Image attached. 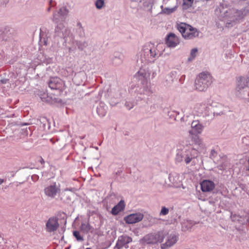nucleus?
Masks as SVG:
<instances>
[{
	"label": "nucleus",
	"instance_id": "nucleus-32",
	"mask_svg": "<svg viewBox=\"0 0 249 249\" xmlns=\"http://www.w3.org/2000/svg\"><path fill=\"white\" fill-rule=\"evenodd\" d=\"M182 7L183 9H187L193 5L194 0H182Z\"/></svg>",
	"mask_w": 249,
	"mask_h": 249
},
{
	"label": "nucleus",
	"instance_id": "nucleus-38",
	"mask_svg": "<svg viewBox=\"0 0 249 249\" xmlns=\"http://www.w3.org/2000/svg\"><path fill=\"white\" fill-rule=\"evenodd\" d=\"M169 213V209L164 206L161 207L160 215H166Z\"/></svg>",
	"mask_w": 249,
	"mask_h": 249
},
{
	"label": "nucleus",
	"instance_id": "nucleus-1",
	"mask_svg": "<svg viewBox=\"0 0 249 249\" xmlns=\"http://www.w3.org/2000/svg\"><path fill=\"white\" fill-rule=\"evenodd\" d=\"M68 13L69 10L65 7L53 13L52 20L55 24V36L62 39L64 46H66L67 43L76 45L79 50L83 51L89 46V41L74 40L73 36L64 23Z\"/></svg>",
	"mask_w": 249,
	"mask_h": 249
},
{
	"label": "nucleus",
	"instance_id": "nucleus-25",
	"mask_svg": "<svg viewBox=\"0 0 249 249\" xmlns=\"http://www.w3.org/2000/svg\"><path fill=\"white\" fill-rule=\"evenodd\" d=\"M125 207L124 202L123 200H121L117 205L115 206L111 210L112 214L117 215L119 212L123 211Z\"/></svg>",
	"mask_w": 249,
	"mask_h": 249
},
{
	"label": "nucleus",
	"instance_id": "nucleus-11",
	"mask_svg": "<svg viewBox=\"0 0 249 249\" xmlns=\"http://www.w3.org/2000/svg\"><path fill=\"white\" fill-rule=\"evenodd\" d=\"M49 87L54 90H58L59 92L65 89V84L64 82L58 77H52L48 83Z\"/></svg>",
	"mask_w": 249,
	"mask_h": 249
},
{
	"label": "nucleus",
	"instance_id": "nucleus-30",
	"mask_svg": "<svg viewBox=\"0 0 249 249\" xmlns=\"http://www.w3.org/2000/svg\"><path fill=\"white\" fill-rule=\"evenodd\" d=\"M198 50L196 48H194L191 50L190 56L188 58V61L191 62L193 61L196 56Z\"/></svg>",
	"mask_w": 249,
	"mask_h": 249
},
{
	"label": "nucleus",
	"instance_id": "nucleus-4",
	"mask_svg": "<svg viewBox=\"0 0 249 249\" xmlns=\"http://www.w3.org/2000/svg\"><path fill=\"white\" fill-rule=\"evenodd\" d=\"M213 83L212 75L208 72L200 73L196 77L195 87L199 91H205Z\"/></svg>",
	"mask_w": 249,
	"mask_h": 249
},
{
	"label": "nucleus",
	"instance_id": "nucleus-33",
	"mask_svg": "<svg viewBox=\"0 0 249 249\" xmlns=\"http://www.w3.org/2000/svg\"><path fill=\"white\" fill-rule=\"evenodd\" d=\"M63 196L60 197L61 199L63 200L64 201L71 200V195H72V193L67 192L66 190H65V191L61 193V195H63Z\"/></svg>",
	"mask_w": 249,
	"mask_h": 249
},
{
	"label": "nucleus",
	"instance_id": "nucleus-23",
	"mask_svg": "<svg viewBox=\"0 0 249 249\" xmlns=\"http://www.w3.org/2000/svg\"><path fill=\"white\" fill-rule=\"evenodd\" d=\"M193 141L195 144V149L196 153L201 152L205 147V144L200 138L197 136H195L193 138Z\"/></svg>",
	"mask_w": 249,
	"mask_h": 249
},
{
	"label": "nucleus",
	"instance_id": "nucleus-46",
	"mask_svg": "<svg viewBox=\"0 0 249 249\" xmlns=\"http://www.w3.org/2000/svg\"><path fill=\"white\" fill-rule=\"evenodd\" d=\"M4 182V180L0 178V185Z\"/></svg>",
	"mask_w": 249,
	"mask_h": 249
},
{
	"label": "nucleus",
	"instance_id": "nucleus-43",
	"mask_svg": "<svg viewBox=\"0 0 249 249\" xmlns=\"http://www.w3.org/2000/svg\"><path fill=\"white\" fill-rule=\"evenodd\" d=\"M39 162L42 164L44 163V160L41 157L39 159Z\"/></svg>",
	"mask_w": 249,
	"mask_h": 249
},
{
	"label": "nucleus",
	"instance_id": "nucleus-35",
	"mask_svg": "<svg viewBox=\"0 0 249 249\" xmlns=\"http://www.w3.org/2000/svg\"><path fill=\"white\" fill-rule=\"evenodd\" d=\"M168 178L170 182L173 185L177 184L178 179L177 175L170 174L169 175Z\"/></svg>",
	"mask_w": 249,
	"mask_h": 249
},
{
	"label": "nucleus",
	"instance_id": "nucleus-42",
	"mask_svg": "<svg viewBox=\"0 0 249 249\" xmlns=\"http://www.w3.org/2000/svg\"><path fill=\"white\" fill-rule=\"evenodd\" d=\"M248 165L246 167V170L249 172V159L248 160Z\"/></svg>",
	"mask_w": 249,
	"mask_h": 249
},
{
	"label": "nucleus",
	"instance_id": "nucleus-45",
	"mask_svg": "<svg viewBox=\"0 0 249 249\" xmlns=\"http://www.w3.org/2000/svg\"><path fill=\"white\" fill-rule=\"evenodd\" d=\"M185 110H186V109H185L184 110H183V109H182L183 113L184 114V116H185V115H187V116H188L187 113H185Z\"/></svg>",
	"mask_w": 249,
	"mask_h": 249
},
{
	"label": "nucleus",
	"instance_id": "nucleus-37",
	"mask_svg": "<svg viewBox=\"0 0 249 249\" xmlns=\"http://www.w3.org/2000/svg\"><path fill=\"white\" fill-rule=\"evenodd\" d=\"M135 106V103L134 102L127 101L125 104V107L127 109L130 110L132 109Z\"/></svg>",
	"mask_w": 249,
	"mask_h": 249
},
{
	"label": "nucleus",
	"instance_id": "nucleus-20",
	"mask_svg": "<svg viewBox=\"0 0 249 249\" xmlns=\"http://www.w3.org/2000/svg\"><path fill=\"white\" fill-rule=\"evenodd\" d=\"M59 226L58 219L56 217H51L46 223V229L49 232H52L56 231Z\"/></svg>",
	"mask_w": 249,
	"mask_h": 249
},
{
	"label": "nucleus",
	"instance_id": "nucleus-19",
	"mask_svg": "<svg viewBox=\"0 0 249 249\" xmlns=\"http://www.w3.org/2000/svg\"><path fill=\"white\" fill-rule=\"evenodd\" d=\"M137 66L140 68V70L136 74V77L139 80H141L142 81V82L147 81V80L149 78L150 74L149 71L146 69L143 68L144 66L140 67L137 64Z\"/></svg>",
	"mask_w": 249,
	"mask_h": 249
},
{
	"label": "nucleus",
	"instance_id": "nucleus-36",
	"mask_svg": "<svg viewBox=\"0 0 249 249\" xmlns=\"http://www.w3.org/2000/svg\"><path fill=\"white\" fill-rule=\"evenodd\" d=\"M77 31L79 33V35L80 36L82 37L85 35V32L83 28L82 27V24L81 23L78 22L77 24Z\"/></svg>",
	"mask_w": 249,
	"mask_h": 249
},
{
	"label": "nucleus",
	"instance_id": "nucleus-17",
	"mask_svg": "<svg viewBox=\"0 0 249 249\" xmlns=\"http://www.w3.org/2000/svg\"><path fill=\"white\" fill-rule=\"evenodd\" d=\"M191 128L192 130L189 131L190 134H200L204 126L199 120H194L191 123Z\"/></svg>",
	"mask_w": 249,
	"mask_h": 249
},
{
	"label": "nucleus",
	"instance_id": "nucleus-28",
	"mask_svg": "<svg viewBox=\"0 0 249 249\" xmlns=\"http://www.w3.org/2000/svg\"><path fill=\"white\" fill-rule=\"evenodd\" d=\"M92 227L88 222L82 223L80 226L81 231L84 234H88L91 230Z\"/></svg>",
	"mask_w": 249,
	"mask_h": 249
},
{
	"label": "nucleus",
	"instance_id": "nucleus-41",
	"mask_svg": "<svg viewBox=\"0 0 249 249\" xmlns=\"http://www.w3.org/2000/svg\"><path fill=\"white\" fill-rule=\"evenodd\" d=\"M76 49L75 46L71 47L69 48V50L70 52H72Z\"/></svg>",
	"mask_w": 249,
	"mask_h": 249
},
{
	"label": "nucleus",
	"instance_id": "nucleus-14",
	"mask_svg": "<svg viewBox=\"0 0 249 249\" xmlns=\"http://www.w3.org/2000/svg\"><path fill=\"white\" fill-rule=\"evenodd\" d=\"M195 114L198 116L203 117L209 116L210 108L205 104H200L196 106L195 107Z\"/></svg>",
	"mask_w": 249,
	"mask_h": 249
},
{
	"label": "nucleus",
	"instance_id": "nucleus-2",
	"mask_svg": "<svg viewBox=\"0 0 249 249\" xmlns=\"http://www.w3.org/2000/svg\"><path fill=\"white\" fill-rule=\"evenodd\" d=\"M160 45L151 42L145 43L136 55V63L140 67L154 62L161 55Z\"/></svg>",
	"mask_w": 249,
	"mask_h": 249
},
{
	"label": "nucleus",
	"instance_id": "nucleus-31",
	"mask_svg": "<svg viewBox=\"0 0 249 249\" xmlns=\"http://www.w3.org/2000/svg\"><path fill=\"white\" fill-rule=\"evenodd\" d=\"M94 5L97 9L101 10L105 5V0H95Z\"/></svg>",
	"mask_w": 249,
	"mask_h": 249
},
{
	"label": "nucleus",
	"instance_id": "nucleus-12",
	"mask_svg": "<svg viewBox=\"0 0 249 249\" xmlns=\"http://www.w3.org/2000/svg\"><path fill=\"white\" fill-rule=\"evenodd\" d=\"M44 192L47 197L52 199L55 198L57 194H60V188L56 183H54L45 187Z\"/></svg>",
	"mask_w": 249,
	"mask_h": 249
},
{
	"label": "nucleus",
	"instance_id": "nucleus-49",
	"mask_svg": "<svg viewBox=\"0 0 249 249\" xmlns=\"http://www.w3.org/2000/svg\"><path fill=\"white\" fill-rule=\"evenodd\" d=\"M95 148L96 149V150H98V147H95Z\"/></svg>",
	"mask_w": 249,
	"mask_h": 249
},
{
	"label": "nucleus",
	"instance_id": "nucleus-18",
	"mask_svg": "<svg viewBox=\"0 0 249 249\" xmlns=\"http://www.w3.org/2000/svg\"><path fill=\"white\" fill-rule=\"evenodd\" d=\"M179 42V38L174 33H170L166 37V43L169 47H176Z\"/></svg>",
	"mask_w": 249,
	"mask_h": 249
},
{
	"label": "nucleus",
	"instance_id": "nucleus-39",
	"mask_svg": "<svg viewBox=\"0 0 249 249\" xmlns=\"http://www.w3.org/2000/svg\"><path fill=\"white\" fill-rule=\"evenodd\" d=\"M216 155L217 153L216 152V151L213 149L212 150L210 155V158L211 159L213 160L214 158L216 156Z\"/></svg>",
	"mask_w": 249,
	"mask_h": 249
},
{
	"label": "nucleus",
	"instance_id": "nucleus-24",
	"mask_svg": "<svg viewBox=\"0 0 249 249\" xmlns=\"http://www.w3.org/2000/svg\"><path fill=\"white\" fill-rule=\"evenodd\" d=\"M178 7V4H176L172 8L164 7L163 5H161L160 8L161 10L160 12V14L162 15H170L171 14L174 13L177 10Z\"/></svg>",
	"mask_w": 249,
	"mask_h": 249
},
{
	"label": "nucleus",
	"instance_id": "nucleus-22",
	"mask_svg": "<svg viewBox=\"0 0 249 249\" xmlns=\"http://www.w3.org/2000/svg\"><path fill=\"white\" fill-rule=\"evenodd\" d=\"M211 106L213 108L214 115H220L223 114L224 110V106L220 103L212 102Z\"/></svg>",
	"mask_w": 249,
	"mask_h": 249
},
{
	"label": "nucleus",
	"instance_id": "nucleus-15",
	"mask_svg": "<svg viewBox=\"0 0 249 249\" xmlns=\"http://www.w3.org/2000/svg\"><path fill=\"white\" fill-rule=\"evenodd\" d=\"M132 241L131 237L127 235H122L118 237L115 248L117 249H121L124 247L125 249L128 248V244Z\"/></svg>",
	"mask_w": 249,
	"mask_h": 249
},
{
	"label": "nucleus",
	"instance_id": "nucleus-44",
	"mask_svg": "<svg viewBox=\"0 0 249 249\" xmlns=\"http://www.w3.org/2000/svg\"><path fill=\"white\" fill-rule=\"evenodd\" d=\"M170 0H163V3L164 4H167Z\"/></svg>",
	"mask_w": 249,
	"mask_h": 249
},
{
	"label": "nucleus",
	"instance_id": "nucleus-26",
	"mask_svg": "<svg viewBox=\"0 0 249 249\" xmlns=\"http://www.w3.org/2000/svg\"><path fill=\"white\" fill-rule=\"evenodd\" d=\"M107 111V107L103 103H101L97 108V112L100 117H104L106 115Z\"/></svg>",
	"mask_w": 249,
	"mask_h": 249
},
{
	"label": "nucleus",
	"instance_id": "nucleus-10",
	"mask_svg": "<svg viewBox=\"0 0 249 249\" xmlns=\"http://www.w3.org/2000/svg\"><path fill=\"white\" fill-rule=\"evenodd\" d=\"M137 95H140L139 98L142 99L145 96H149L153 93L151 89V83L147 81L142 82V85L136 89Z\"/></svg>",
	"mask_w": 249,
	"mask_h": 249
},
{
	"label": "nucleus",
	"instance_id": "nucleus-50",
	"mask_svg": "<svg viewBox=\"0 0 249 249\" xmlns=\"http://www.w3.org/2000/svg\"><path fill=\"white\" fill-rule=\"evenodd\" d=\"M86 249H91V248H86Z\"/></svg>",
	"mask_w": 249,
	"mask_h": 249
},
{
	"label": "nucleus",
	"instance_id": "nucleus-27",
	"mask_svg": "<svg viewBox=\"0 0 249 249\" xmlns=\"http://www.w3.org/2000/svg\"><path fill=\"white\" fill-rule=\"evenodd\" d=\"M182 230L184 231L190 229L193 226L195 225V223L191 220H184L181 223Z\"/></svg>",
	"mask_w": 249,
	"mask_h": 249
},
{
	"label": "nucleus",
	"instance_id": "nucleus-34",
	"mask_svg": "<svg viewBox=\"0 0 249 249\" xmlns=\"http://www.w3.org/2000/svg\"><path fill=\"white\" fill-rule=\"evenodd\" d=\"M73 236L76 239L78 242H83L84 240L83 236L81 234L79 231H74L72 232Z\"/></svg>",
	"mask_w": 249,
	"mask_h": 249
},
{
	"label": "nucleus",
	"instance_id": "nucleus-13",
	"mask_svg": "<svg viewBox=\"0 0 249 249\" xmlns=\"http://www.w3.org/2000/svg\"><path fill=\"white\" fill-rule=\"evenodd\" d=\"M166 237L165 242L160 244L161 249H168L174 245L178 240V236L175 233L167 234Z\"/></svg>",
	"mask_w": 249,
	"mask_h": 249
},
{
	"label": "nucleus",
	"instance_id": "nucleus-29",
	"mask_svg": "<svg viewBox=\"0 0 249 249\" xmlns=\"http://www.w3.org/2000/svg\"><path fill=\"white\" fill-rule=\"evenodd\" d=\"M110 58L112 59L113 62L116 65H119L123 62L122 55L118 53H115L114 55Z\"/></svg>",
	"mask_w": 249,
	"mask_h": 249
},
{
	"label": "nucleus",
	"instance_id": "nucleus-3",
	"mask_svg": "<svg viewBox=\"0 0 249 249\" xmlns=\"http://www.w3.org/2000/svg\"><path fill=\"white\" fill-rule=\"evenodd\" d=\"M243 17V12L241 10L230 6L222 9L219 19L226 27L229 28L235 26Z\"/></svg>",
	"mask_w": 249,
	"mask_h": 249
},
{
	"label": "nucleus",
	"instance_id": "nucleus-7",
	"mask_svg": "<svg viewBox=\"0 0 249 249\" xmlns=\"http://www.w3.org/2000/svg\"><path fill=\"white\" fill-rule=\"evenodd\" d=\"M249 87V76H239L236 78V95L243 99L246 97L247 91L246 89Z\"/></svg>",
	"mask_w": 249,
	"mask_h": 249
},
{
	"label": "nucleus",
	"instance_id": "nucleus-40",
	"mask_svg": "<svg viewBox=\"0 0 249 249\" xmlns=\"http://www.w3.org/2000/svg\"><path fill=\"white\" fill-rule=\"evenodd\" d=\"M50 7L47 9L48 11H50L51 7H53L56 5V3L53 0H50L49 1Z\"/></svg>",
	"mask_w": 249,
	"mask_h": 249
},
{
	"label": "nucleus",
	"instance_id": "nucleus-9",
	"mask_svg": "<svg viewBox=\"0 0 249 249\" xmlns=\"http://www.w3.org/2000/svg\"><path fill=\"white\" fill-rule=\"evenodd\" d=\"M129 5L131 9L136 11L147 10L151 7L149 0H130Z\"/></svg>",
	"mask_w": 249,
	"mask_h": 249
},
{
	"label": "nucleus",
	"instance_id": "nucleus-6",
	"mask_svg": "<svg viewBox=\"0 0 249 249\" xmlns=\"http://www.w3.org/2000/svg\"><path fill=\"white\" fill-rule=\"evenodd\" d=\"M177 28L185 39H193L199 36V32L198 30L191 25L184 23H180L178 24Z\"/></svg>",
	"mask_w": 249,
	"mask_h": 249
},
{
	"label": "nucleus",
	"instance_id": "nucleus-48",
	"mask_svg": "<svg viewBox=\"0 0 249 249\" xmlns=\"http://www.w3.org/2000/svg\"><path fill=\"white\" fill-rule=\"evenodd\" d=\"M155 75H156V73L153 72L152 74V78H154L155 76Z\"/></svg>",
	"mask_w": 249,
	"mask_h": 249
},
{
	"label": "nucleus",
	"instance_id": "nucleus-47",
	"mask_svg": "<svg viewBox=\"0 0 249 249\" xmlns=\"http://www.w3.org/2000/svg\"><path fill=\"white\" fill-rule=\"evenodd\" d=\"M218 168L220 169V170H223L224 169V167H223L222 166H220L218 167Z\"/></svg>",
	"mask_w": 249,
	"mask_h": 249
},
{
	"label": "nucleus",
	"instance_id": "nucleus-8",
	"mask_svg": "<svg viewBox=\"0 0 249 249\" xmlns=\"http://www.w3.org/2000/svg\"><path fill=\"white\" fill-rule=\"evenodd\" d=\"M196 156V152L195 149L178 150L177 153L176 160L178 162L184 161L186 163L188 164Z\"/></svg>",
	"mask_w": 249,
	"mask_h": 249
},
{
	"label": "nucleus",
	"instance_id": "nucleus-16",
	"mask_svg": "<svg viewBox=\"0 0 249 249\" xmlns=\"http://www.w3.org/2000/svg\"><path fill=\"white\" fill-rule=\"evenodd\" d=\"M143 217V214L141 213H134L129 214L124 218L126 223L134 224L141 221Z\"/></svg>",
	"mask_w": 249,
	"mask_h": 249
},
{
	"label": "nucleus",
	"instance_id": "nucleus-5",
	"mask_svg": "<svg viewBox=\"0 0 249 249\" xmlns=\"http://www.w3.org/2000/svg\"><path fill=\"white\" fill-rule=\"evenodd\" d=\"M167 232L164 231H160L152 232L145 235L141 240L142 244H156L161 243L166 238Z\"/></svg>",
	"mask_w": 249,
	"mask_h": 249
},
{
	"label": "nucleus",
	"instance_id": "nucleus-21",
	"mask_svg": "<svg viewBox=\"0 0 249 249\" xmlns=\"http://www.w3.org/2000/svg\"><path fill=\"white\" fill-rule=\"evenodd\" d=\"M201 189L203 192H209L212 191L215 188L213 182L210 180H204L201 183Z\"/></svg>",
	"mask_w": 249,
	"mask_h": 249
}]
</instances>
